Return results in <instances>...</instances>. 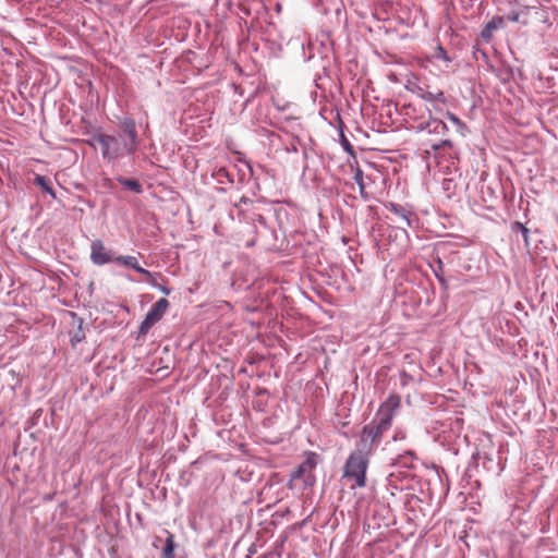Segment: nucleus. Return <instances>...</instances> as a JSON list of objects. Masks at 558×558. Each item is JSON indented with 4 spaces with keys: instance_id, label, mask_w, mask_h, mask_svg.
Instances as JSON below:
<instances>
[{
    "instance_id": "nucleus-1",
    "label": "nucleus",
    "mask_w": 558,
    "mask_h": 558,
    "mask_svg": "<svg viewBox=\"0 0 558 558\" xmlns=\"http://www.w3.org/2000/svg\"><path fill=\"white\" fill-rule=\"evenodd\" d=\"M399 407L400 397L390 395L380 404L374 421L363 427L357 447L371 453L373 448L380 442L383 434L391 427L395 412Z\"/></svg>"
},
{
    "instance_id": "nucleus-2",
    "label": "nucleus",
    "mask_w": 558,
    "mask_h": 558,
    "mask_svg": "<svg viewBox=\"0 0 558 558\" xmlns=\"http://www.w3.org/2000/svg\"><path fill=\"white\" fill-rule=\"evenodd\" d=\"M94 140L101 146V154L105 159L112 160L124 155L133 154L137 148V132L135 123L126 120L121 124L120 135L98 134Z\"/></svg>"
},
{
    "instance_id": "nucleus-3",
    "label": "nucleus",
    "mask_w": 558,
    "mask_h": 558,
    "mask_svg": "<svg viewBox=\"0 0 558 558\" xmlns=\"http://www.w3.org/2000/svg\"><path fill=\"white\" fill-rule=\"evenodd\" d=\"M368 456V451L356 447V450L349 456L345 462L343 476L354 481L351 485V488L353 489L356 487H364L366 485Z\"/></svg>"
},
{
    "instance_id": "nucleus-4",
    "label": "nucleus",
    "mask_w": 558,
    "mask_h": 558,
    "mask_svg": "<svg viewBox=\"0 0 558 558\" xmlns=\"http://www.w3.org/2000/svg\"><path fill=\"white\" fill-rule=\"evenodd\" d=\"M317 464V456L314 452L306 454V459L291 473L289 486L292 487L294 481L301 478L305 486H313L315 476L313 471Z\"/></svg>"
},
{
    "instance_id": "nucleus-5",
    "label": "nucleus",
    "mask_w": 558,
    "mask_h": 558,
    "mask_svg": "<svg viewBox=\"0 0 558 558\" xmlns=\"http://www.w3.org/2000/svg\"><path fill=\"white\" fill-rule=\"evenodd\" d=\"M169 307V301L165 298L159 299L148 311L145 319L142 322L140 326V333L146 335L149 329L158 323L162 316L166 314Z\"/></svg>"
},
{
    "instance_id": "nucleus-6",
    "label": "nucleus",
    "mask_w": 558,
    "mask_h": 558,
    "mask_svg": "<svg viewBox=\"0 0 558 558\" xmlns=\"http://www.w3.org/2000/svg\"><path fill=\"white\" fill-rule=\"evenodd\" d=\"M90 259L95 265L102 266L113 262V252L102 241L95 240L90 244Z\"/></svg>"
},
{
    "instance_id": "nucleus-7",
    "label": "nucleus",
    "mask_w": 558,
    "mask_h": 558,
    "mask_svg": "<svg viewBox=\"0 0 558 558\" xmlns=\"http://www.w3.org/2000/svg\"><path fill=\"white\" fill-rule=\"evenodd\" d=\"M505 26V20L502 16H496L489 21L483 28L481 36L485 41H489L493 37V33Z\"/></svg>"
},
{
    "instance_id": "nucleus-8",
    "label": "nucleus",
    "mask_w": 558,
    "mask_h": 558,
    "mask_svg": "<svg viewBox=\"0 0 558 558\" xmlns=\"http://www.w3.org/2000/svg\"><path fill=\"white\" fill-rule=\"evenodd\" d=\"M428 133L437 134V135H445L448 132V128L445 122L441 120L430 118L426 124L425 128Z\"/></svg>"
},
{
    "instance_id": "nucleus-9",
    "label": "nucleus",
    "mask_w": 558,
    "mask_h": 558,
    "mask_svg": "<svg viewBox=\"0 0 558 558\" xmlns=\"http://www.w3.org/2000/svg\"><path fill=\"white\" fill-rule=\"evenodd\" d=\"M123 266L133 268L134 270L143 275L147 281L153 279V274L141 267L135 256H125V258H123Z\"/></svg>"
},
{
    "instance_id": "nucleus-10",
    "label": "nucleus",
    "mask_w": 558,
    "mask_h": 558,
    "mask_svg": "<svg viewBox=\"0 0 558 558\" xmlns=\"http://www.w3.org/2000/svg\"><path fill=\"white\" fill-rule=\"evenodd\" d=\"M420 96L427 101H439L442 104L447 102V99L441 90L432 92L428 89L420 88Z\"/></svg>"
},
{
    "instance_id": "nucleus-11",
    "label": "nucleus",
    "mask_w": 558,
    "mask_h": 558,
    "mask_svg": "<svg viewBox=\"0 0 558 558\" xmlns=\"http://www.w3.org/2000/svg\"><path fill=\"white\" fill-rule=\"evenodd\" d=\"M387 208L391 213L400 217L404 221L407 227H411V220L409 218L410 211H408L404 207L395 203H390L389 205H387Z\"/></svg>"
},
{
    "instance_id": "nucleus-12",
    "label": "nucleus",
    "mask_w": 558,
    "mask_h": 558,
    "mask_svg": "<svg viewBox=\"0 0 558 558\" xmlns=\"http://www.w3.org/2000/svg\"><path fill=\"white\" fill-rule=\"evenodd\" d=\"M166 545L162 550V558H174V535L170 532H167Z\"/></svg>"
},
{
    "instance_id": "nucleus-13",
    "label": "nucleus",
    "mask_w": 558,
    "mask_h": 558,
    "mask_svg": "<svg viewBox=\"0 0 558 558\" xmlns=\"http://www.w3.org/2000/svg\"><path fill=\"white\" fill-rule=\"evenodd\" d=\"M34 181L38 186H40L44 191H46L53 198H56V193L51 186V181L48 178L40 174H36Z\"/></svg>"
},
{
    "instance_id": "nucleus-14",
    "label": "nucleus",
    "mask_w": 558,
    "mask_h": 558,
    "mask_svg": "<svg viewBox=\"0 0 558 558\" xmlns=\"http://www.w3.org/2000/svg\"><path fill=\"white\" fill-rule=\"evenodd\" d=\"M511 230L513 232H517L519 231L520 233H522V236H523V240H524V243L526 246L530 245V231L529 229L521 222L519 221H514L512 225H511Z\"/></svg>"
},
{
    "instance_id": "nucleus-15",
    "label": "nucleus",
    "mask_w": 558,
    "mask_h": 558,
    "mask_svg": "<svg viewBox=\"0 0 558 558\" xmlns=\"http://www.w3.org/2000/svg\"><path fill=\"white\" fill-rule=\"evenodd\" d=\"M430 60H433V61L441 60V61H444L446 63H449L451 61V59L449 58L447 51L440 45H438L435 48L434 52L430 56Z\"/></svg>"
},
{
    "instance_id": "nucleus-16",
    "label": "nucleus",
    "mask_w": 558,
    "mask_h": 558,
    "mask_svg": "<svg viewBox=\"0 0 558 558\" xmlns=\"http://www.w3.org/2000/svg\"><path fill=\"white\" fill-rule=\"evenodd\" d=\"M121 183H122L125 187H128V189H130V190H132V191H134V192H136V193H141V192H142V186H141V184L138 183V181H136V180H133V179H123V180H121Z\"/></svg>"
},
{
    "instance_id": "nucleus-17",
    "label": "nucleus",
    "mask_w": 558,
    "mask_h": 558,
    "mask_svg": "<svg viewBox=\"0 0 558 558\" xmlns=\"http://www.w3.org/2000/svg\"><path fill=\"white\" fill-rule=\"evenodd\" d=\"M447 118L461 131L465 129V124L452 112H447Z\"/></svg>"
},
{
    "instance_id": "nucleus-18",
    "label": "nucleus",
    "mask_w": 558,
    "mask_h": 558,
    "mask_svg": "<svg viewBox=\"0 0 558 558\" xmlns=\"http://www.w3.org/2000/svg\"><path fill=\"white\" fill-rule=\"evenodd\" d=\"M341 144L345 151H348L350 155L354 154L353 146L343 134H341Z\"/></svg>"
},
{
    "instance_id": "nucleus-19",
    "label": "nucleus",
    "mask_w": 558,
    "mask_h": 558,
    "mask_svg": "<svg viewBox=\"0 0 558 558\" xmlns=\"http://www.w3.org/2000/svg\"><path fill=\"white\" fill-rule=\"evenodd\" d=\"M451 147L452 146V143L451 141L449 140H442L440 143L438 144H433L432 145V148L435 150V151H438L439 149L444 148V147Z\"/></svg>"
},
{
    "instance_id": "nucleus-20",
    "label": "nucleus",
    "mask_w": 558,
    "mask_h": 558,
    "mask_svg": "<svg viewBox=\"0 0 558 558\" xmlns=\"http://www.w3.org/2000/svg\"><path fill=\"white\" fill-rule=\"evenodd\" d=\"M354 180L359 184L361 192H363V190H364L363 172L360 169L355 172Z\"/></svg>"
},
{
    "instance_id": "nucleus-21",
    "label": "nucleus",
    "mask_w": 558,
    "mask_h": 558,
    "mask_svg": "<svg viewBox=\"0 0 558 558\" xmlns=\"http://www.w3.org/2000/svg\"><path fill=\"white\" fill-rule=\"evenodd\" d=\"M123 258H125V256H123V255H119V256H114L113 255V262L112 263H117V264L123 266Z\"/></svg>"
},
{
    "instance_id": "nucleus-22",
    "label": "nucleus",
    "mask_w": 558,
    "mask_h": 558,
    "mask_svg": "<svg viewBox=\"0 0 558 558\" xmlns=\"http://www.w3.org/2000/svg\"><path fill=\"white\" fill-rule=\"evenodd\" d=\"M83 338V335H75L74 338L72 339V343L75 344L76 342H80Z\"/></svg>"
},
{
    "instance_id": "nucleus-23",
    "label": "nucleus",
    "mask_w": 558,
    "mask_h": 558,
    "mask_svg": "<svg viewBox=\"0 0 558 558\" xmlns=\"http://www.w3.org/2000/svg\"><path fill=\"white\" fill-rule=\"evenodd\" d=\"M508 19L512 22H518L519 20V14L518 13H513L511 15L508 16Z\"/></svg>"
},
{
    "instance_id": "nucleus-24",
    "label": "nucleus",
    "mask_w": 558,
    "mask_h": 558,
    "mask_svg": "<svg viewBox=\"0 0 558 558\" xmlns=\"http://www.w3.org/2000/svg\"><path fill=\"white\" fill-rule=\"evenodd\" d=\"M398 437L404 438V435L398 434V436H395V439H398Z\"/></svg>"
},
{
    "instance_id": "nucleus-25",
    "label": "nucleus",
    "mask_w": 558,
    "mask_h": 558,
    "mask_svg": "<svg viewBox=\"0 0 558 558\" xmlns=\"http://www.w3.org/2000/svg\"><path fill=\"white\" fill-rule=\"evenodd\" d=\"M398 437L404 438V435L398 434V436H395V439H398Z\"/></svg>"
},
{
    "instance_id": "nucleus-26",
    "label": "nucleus",
    "mask_w": 558,
    "mask_h": 558,
    "mask_svg": "<svg viewBox=\"0 0 558 558\" xmlns=\"http://www.w3.org/2000/svg\"><path fill=\"white\" fill-rule=\"evenodd\" d=\"M398 437L404 438V435L398 434V436H395V439H398Z\"/></svg>"
}]
</instances>
